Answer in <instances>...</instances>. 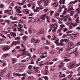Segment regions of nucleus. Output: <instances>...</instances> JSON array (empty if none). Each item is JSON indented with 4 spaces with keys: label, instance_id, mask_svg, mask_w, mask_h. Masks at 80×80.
Wrapping results in <instances>:
<instances>
[{
    "label": "nucleus",
    "instance_id": "nucleus-1",
    "mask_svg": "<svg viewBox=\"0 0 80 80\" xmlns=\"http://www.w3.org/2000/svg\"><path fill=\"white\" fill-rule=\"evenodd\" d=\"M67 36H70L71 38L72 39V40H75L77 39L78 37H79V33H77L75 34H72L71 35L70 34H68L67 35Z\"/></svg>",
    "mask_w": 80,
    "mask_h": 80
},
{
    "label": "nucleus",
    "instance_id": "nucleus-2",
    "mask_svg": "<svg viewBox=\"0 0 80 80\" xmlns=\"http://www.w3.org/2000/svg\"><path fill=\"white\" fill-rule=\"evenodd\" d=\"M40 41V40L36 39L35 38H31V43H33L34 42L33 44L35 46H37L38 45V43H39Z\"/></svg>",
    "mask_w": 80,
    "mask_h": 80
},
{
    "label": "nucleus",
    "instance_id": "nucleus-3",
    "mask_svg": "<svg viewBox=\"0 0 80 80\" xmlns=\"http://www.w3.org/2000/svg\"><path fill=\"white\" fill-rule=\"evenodd\" d=\"M75 65H76V62H72L69 65L70 68V69H72L75 67Z\"/></svg>",
    "mask_w": 80,
    "mask_h": 80
},
{
    "label": "nucleus",
    "instance_id": "nucleus-4",
    "mask_svg": "<svg viewBox=\"0 0 80 80\" xmlns=\"http://www.w3.org/2000/svg\"><path fill=\"white\" fill-rule=\"evenodd\" d=\"M21 8H22V7H18L17 6H16L15 7V9H16V11L18 12V13H22V12L20 11L21 10Z\"/></svg>",
    "mask_w": 80,
    "mask_h": 80
},
{
    "label": "nucleus",
    "instance_id": "nucleus-5",
    "mask_svg": "<svg viewBox=\"0 0 80 80\" xmlns=\"http://www.w3.org/2000/svg\"><path fill=\"white\" fill-rule=\"evenodd\" d=\"M28 32L29 33H35L36 30L33 29L32 28H30L28 29Z\"/></svg>",
    "mask_w": 80,
    "mask_h": 80
},
{
    "label": "nucleus",
    "instance_id": "nucleus-6",
    "mask_svg": "<svg viewBox=\"0 0 80 80\" xmlns=\"http://www.w3.org/2000/svg\"><path fill=\"white\" fill-rule=\"evenodd\" d=\"M46 17V18L47 19H49L50 17L48 16H46V14H44L42 15L41 17L40 18L42 20H45V18Z\"/></svg>",
    "mask_w": 80,
    "mask_h": 80
},
{
    "label": "nucleus",
    "instance_id": "nucleus-7",
    "mask_svg": "<svg viewBox=\"0 0 80 80\" xmlns=\"http://www.w3.org/2000/svg\"><path fill=\"white\" fill-rule=\"evenodd\" d=\"M10 48V47L8 46H6L2 48V50L3 51H6V50H8Z\"/></svg>",
    "mask_w": 80,
    "mask_h": 80
},
{
    "label": "nucleus",
    "instance_id": "nucleus-8",
    "mask_svg": "<svg viewBox=\"0 0 80 80\" xmlns=\"http://www.w3.org/2000/svg\"><path fill=\"white\" fill-rule=\"evenodd\" d=\"M60 43L61 44V46H63V45H65V42L64 41L63 39H61L60 41Z\"/></svg>",
    "mask_w": 80,
    "mask_h": 80
},
{
    "label": "nucleus",
    "instance_id": "nucleus-9",
    "mask_svg": "<svg viewBox=\"0 0 80 80\" xmlns=\"http://www.w3.org/2000/svg\"><path fill=\"white\" fill-rule=\"evenodd\" d=\"M43 2V0H41L37 2L38 4V5L40 7H42V5H41V3H42Z\"/></svg>",
    "mask_w": 80,
    "mask_h": 80
},
{
    "label": "nucleus",
    "instance_id": "nucleus-10",
    "mask_svg": "<svg viewBox=\"0 0 80 80\" xmlns=\"http://www.w3.org/2000/svg\"><path fill=\"white\" fill-rule=\"evenodd\" d=\"M44 32L43 31V30H39L38 32H37V35H40V34H42V33H43Z\"/></svg>",
    "mask_w": 80,
    "mask_h": 80
},
{
    "label": "nucleus",
    "instance_id": "nucleus-11",
    "mask_svg": "<svg viewBox=\"0 0 80 80\" xmlns=\"http://www.w3.org/2000/svg\"><path fill=\"white\" fill-rule=\"evenodd\" d=\"M49 1H50V0H44V5L46 6H47V5H48Z\"/></svg>",
    "mask_w": 80,
    "mask_h": 80
},
{
    "label": "nucleus",
    "instance_id": "nucleus-12",
    "mask_svg": "<svg viewBox=\"0 0 80 80\" xmlns=\"http://www.w3.org/2000/svg\"><path fill=\"white\" fill-rule=\"evenodd\" d=\"M10 34L11 35V37H13V38H15L16 37V33L13 32H11Z\"/></svg>",
    "mask_w": 80,
    "mask_h": 80
},
{
    "label": "nucleus",
    "instance_id": "nucleus-13",
    "mask_svg": "<svg viewBox=\"0 0 80 80\" xmlns=\"http://www.w3.org/2000/svg\"><path fill=\"white\" fill-rule=\"evenodd\" d=\"M6 77L7 78H8V79H10V78L11 77V75H10V73H9L8 74L6 75Z\"/></svg>",
    "mask_w": 80,
    "mask_h": 80
},
{
    "label": "nucleus",
    "instance_id": "nucleus-14",
    "mask_svg": "<svg viewBox=\"0 0 80 80\" xmlns=\"http://www.w3.org/2000/svg\"><path fill=\"white\" fill-rule=\"evenodd\" d=\"M9 55H10V54H4L2 57L3 58H5L7 57H8V56H9Z\"/></svg>",
    "mask_w": 80,
    "mask_h": 80
},
{
    "label": "nucleus",
    "instance_id": "nucleus-15",
    "mask_svg": "<svg viewBox=\"0 0 80 80\" xmlns=\"http://www.w3.org/2000/svg\"><path fill=\"white\" fill-rule=\"evenodd\" d=\"M14 45H17V42L16 41H13L11 44L12 46H13Z\"/></svg>",
    "mask_w": 80,
    "mask_h": 80
},
{
    "label": "nucleus",
    "instance_id": "nucleus-16",
    "mask_svg": "<svg viewBox=\"0 0 80 80\" xmlns=\"http://www.w3.org/2000/svg\"><path fill=\"white\" fill-rule=\"evenodd\" d=\"M73 44H72V42H69L68 43V47L70 48L72 47Z\"/></svg>",
    "mask_w": 80,
    "mask_h": 80
},
{
    "label": "nucleus",
    "instance_id": "nucleus-17",
    "mask_svg": "<svg viewBox=\"0 0 80 80\" xmlns=\"http://www.w3.org/2000/svg\"><path fill=\"white\" fill-rule=\"evenodd\" d=\"M36 9L37 10V12H38L39 11H40L39 10H42V8H40L39 7H37L36 8Z\"/></svg>",
    "mask_w": 80,
    "mask_h": 80
},
{
    "label": "nucleus",
    "instance_id": "nucleus-18",
    "mask_svg": "<svg viewBox=\"0 0 80 80\" xmlns=\"http://www.w3.org/2000/svg\"><path fill=\"white\" fill-rule=\"evenodd\" d=\"M75 54L77 57H78V55H79V53H78V52H77L76 50H75Z\"/></svg>",
    "mask_w": 80,
    "mask_h": 80
},
{
    "label": "nucleus",
    "instance_id": "nucleus-19",
    "mask_svg": "<svg viewBox=\"0 0 80 80\" xmlns=\"http://www.w3.org/2000/svg\"><path fill=\"white\" fill-rule=\"evenodd\" d=\"M21 46L22 47H23L24 49H23V51H25L26 50V47H25V46H24L23 44H21Z\"/></svg>",
    "mask_w": 80,
    "mask_h": 80
},
{
    "label": "nucleus",
    "instance_id": "nucleus-20",
    "mask_svg": "<svg viewBox=\"0 0 80 80\" xmlns=\"http://www.w3.org/2000/svg\"><path fill=\"white\" fill-rule=\"evenodd\" d=\"M64 66V63L62 62L60 63V64L59 66V67L60 68H61L62 67H63Z\"/></svg>",
    "mask_w": 80,
    "mask_h": 80
},
{
    "label": "nucleus",
    "instance_id": "nucleus-21",
    "mask_svg": "<svg viewBox=\"0 0 80 80\" xmlns=\"http://www.w3.org/2000/svg\"><path fill=\"white\" fill-rule=\"evenodd\" d=\"M8 13L9 15H12L13 14V12L12 11V10H10L8 11Z\"/></svg>",
    "mask_w": 80,
    "mask_h": 80
},
{
    "label": "nucleus",
    "instance_id": "nucleus-22",
    "mask_svg": "<svg viewBox=\"0 0 80 80\" xmlns=\"http://www.w3.org/2000/svg\"><path fill=\"white\" fill-rule=\"evenodd\" d=\"M80 19V18L79 17H77V18L76 19V22L77 23H79L80 22V21L79 19Z\"/></svg>",
    "mask_w": 80,
    "mask_h": 80
},
{
    "label": "nucleus",
    "instance_id": "nucleus-23",
    "mask_svg": "<svg viewBox=\"0 0 80 80\" xmlns=\"http://www.w3.org/2000/svg\"><path fill=\"white\" fill-rule=\"evenodd\" d=\"M58 3L57 2H55L53 3V5L54 6V7H58Z\"/></svg>",
    "mask_w": 80,
    "mask_h": 80
},
{
    "label": "nucleus",
    "instance_id": "nucleus-24",
    "mask_svg": "<svg viewBox=\"0 0 80 80\" xmlns=\"http://www.w3.org/2000/svg\"><path fill=\"white\" fill-rule=\"evenodd\" d=\"M71 25H72L73 26V27H76V26H77V23H73V22H71Z\"/></svg>",
    "mask_w": 80,
    "mask_h": 80
},
{
    "label": "nucleus",
    "instance_id": "nucleus-25",
    "mask_svg": "<svg viewBox=\"0 0 80 80\" xmlns=\"http://www.w3.org/2000/svg\"><path fill=\"white\" fill-rule=\"evenodd\" d=\"M17 4L18 5H23L25 4V3L24 2H22L20 3V2H18Z\"/></svg>",
    "mask_w": 80,
    "mask_h": 80
},
{
    "label": "nucleus",
    "instance_id": "nucleus-26",
    "mask_svg": "<svg viewBox=\"0 0 80 80\" xmlns=\"http://www.w3.org/2000/svg\"><path fill=\"white\" fill-rule=\"evenodd\" d=\"M19 22L20 23H25V22L23 21V19H21L19 20Z\"/></svg>",
    "mask_w": 80,
    "mask_h": 80
},
{
    "label": "nucleus",
    "instance_id": "nucleus-27",
    "mask_svg": "<svg viewBox=\"0 0 80 80\" xmlns=\"http://www.w3.org/2000/svg\"><path fill=\"white\" fill-rule=\"evenodd\" d=\"M12 60L13 61V63H15L17 62V59H16V58H13L12 59Z\"/></svg>",
    "mask_w": 80,
    "mask_h": 80
},
{
    "label": "nucleus",
    "instance_id": "nucleus-28",
    "mask_svg": "<svg viewBox=\"0 0 80 80\" xmlns=\"http://www.w3.org/2000/svg\"><path fill=\"white\" fill-rule=\"evenodd\" d=\"M42 78H43L45 80H48V78L47 76H42Z\"/></svg>",
    "mask_w": 80,
    "mask_h": 80
},
{
    "label": "nucleus",
    "instance_id": "nucleus-29",
    "mask_svg": "<svg viewBox=\"0 0 80 80\" xmlns=\"http://www.w3.org/2000/svg\"><path fill=\"white\" fill-rule=\"evenodd\" d=\"M23 49H20L19 50H18V51L19 52H21V53L23 52L24 51H23Z\"/></svg>",
    "mask_w": 80,
    "mask_h": 80
},
{
    "label": "nucleus",
    "instance_id": "nucleus-30",
    "mask_svg": "<svg viewBox=\"0 0 80 80\" xmlns=\"http://www.w3.org/2000/svg\"><path fill=\"white\" fill-rule=\"evenodd\" d=\"M35 20H36V22H37V23H40V22H40V19L37 18Z\"/></svg>",
    "mask_w": 80,
    "mask_h": 80
},
{
    "label": "nucleus",
    "instance_id": "nucleus-31",
    "mask_svg": "<svg viewBox=\"0 0 80 80\" xmlns=\"http://www.w3.org/2000/svg\"><path fill=\"white\" fill-rule=\"evenodd\" d=\"M22 27H20L19 28H18V32H21V31H22L23 30V29H21Z\"/></svg>",
    "mask_w": 80,
    "mask_h": 80
},
{
    "label": "nucleus",
    "instance_id": "nucleus-32",
    "mask_svg": "<svg viewBox=\"0 0 80 80\" xmlns=\"http://www.w3.org/2000/svg\"><path fill=\"white\" fill-rule=\"evenodd\" d=\"M75 12L73 11H72L70 12V15L71 16H73V13H74Z\"/></svg>",
    "mask_w": 80,
    "mask_h": 80
},
{
    "label": "nucleus",
    "instance_id": "nucleus-33",
    "mask_svg": "<svg viewBox=\"0 0 80 80\" xmlns=\"http://www.w3.org/2000/svg\"><path fill=\"white\" fill-rule=\"evenodd\" d=\"M48 73V71L47 70H45L44 74L45 75H47Z\"/></svg>",
    "mask_w": 80,
    "mask_h": 80
},
{
    "label": "nucleus",
    "instance_id": "nucleus-34",
    "mask_svg": "<svg viewBox=\"0 0 80 80\" xmlns=\"http://www.w3.org/2000/svg\"><path fill=\"white\" fill-rule=\"evenodd\" d=\"M39 67H37L36 66H34L33 67V70H38V69H39Z\"/></svg>",
    "mask_w": 80,
    "mask_h": 80
},
{
    "label": "nucleus",
    "instance_id": "nucleus-35",
    "mask_svg": "<svg viewBox=\"0 0 80 80\" xmlns=\"http://www.w3.org/2000/svg\"><path fill=\"white\" fill-rule=\"evenodd\" d=\"M22 74H19V73H16V76L15 77H17V76H18V77H20L22 76Z\"/></svg>",
    "mask_w": 80,
    "mask_h": 80
},
{
    "label": "nucleus",
    "instance_id": "nucleus-36",
    "mask_svg": "<svg viewBox=\"0 0 80 80\" xmlns=\"http://www.w3.org/2000/svg\"><path fill=\"white\" fill-rule=\"evenodd\" d=\"M40 57L41 58L43 59L44 58H45V57H47V56H41Z\"/></svg>",
    "mask_w": 80,
    "mask_h": 80
},
{
    "label": "nucleus",
    "instance_id": "nucleus-37",
    "mask_svg": "<svg viewBox=\"0 0 80 80\" xmlns=\"http://www.w3.org/2000/svg\"><path fill=\"white\" fill-rule=\"evenodd\" d=\"M76 12H78V13H80V8H78V9H76Z\"/></svg>",
    "mask_w": 80,
    "mask_h": 80
},
{
    "label": "nucleus",
    "instance_id": "nucleus-38",
    "mask_svg": "<svg viewBox=\"0 0 80 80\" xmlns=\"http://www.w3.org/2000/svg\"><path fill=\"white\" fill-rule=\"evenodd\" d=\"M67 31H68V29H67V28H64L63 29L64 32H67Z\"/></svg>",
    "mask_w": 80,
    "mask_h": 80
},
{
    "label": "nucleus",
    "instance_id": "nucleus-39",
    "mask_svg": "<svg viewBox=\"0 0 80 80\" xmlns=\"http://www.w3.org/2000/svg\"><path fill=\"white\" fill-rule=\"evenodd\" d=\"M52 26L54 27H58V24H57L56 23H54L52 25Z\"/></svg>",
    "mask_w": 80,
    "mask_h": 80
},
{
    "label": "nucleus",
    "instance_id": "nucleus-40",
    "mask_svg": "<svg viewBox=\"0 0 80 80\" xmlns=\"http://www.w3.org/2000/svg\"><path fill=\"white\" fill-rule=\"evenodd\" d=\"M17 17H15L14 18L13 17L12 18V20H17Z\"/></svg>",
    "mask_w": 80,
    "mask_h": 80
},
{
    "label": "nucleus",
    "instance_id": "nucleus-41",
    "mask_svg": "<svg viewBox=\"0 0 80 80\" xmlns=\"http://www.w3.org/2000/svg\"><path fill=\"white\" fill-rule=\"evenodd\" d=\"M41 60V59L40 58H38L37 59V61L36 62V63H37H37H38V62H39V61H40Z\"/></svg>",
    "mask_w": 80,
    "mask_h": 80
},
{
    "label": "nucleus",
    "instance_id": "nucleus-42",
    "mask_svg": "<svg viewBox=\"0 0 80 80\" xmlns=\"http://www.w3.org/2000/svg\"><path fill=\"white\" fill-rule=\"evenodd\" d=\"M52 22H57V20L54 18L52 19Z\"/></svg>",
    "mask_w": 80,
    "mask_h": 80
},
{
    "label": "nucleus",
    "instance_id": "nucleus-43",
    "mask_svg": "<svg viewBox=\"0 0 80 80\" xmlns=\"http://www.w3.org/2000/svg\"><path fill=\"white\" fill-rule=\"evenodd\" d=\"M72 26V25H71V23L69 27V29H72V28H73V27Z\"/></svg>",
    "mask_w": 80,
    "mask_h": 80
},
{
    "label": "nucleus",
    "instance_id": "nucleus-44",
    "mask_svg": "<svg viewBox=\"0 0 80 80\" xmlns=\"http://www.w3.org/2000/svg\"><path fill=\"white\" fill-rule=\"evenodd\" d=\"M3 7H4V6L2 4H0V8H3Z\"/></svg>",
    "mask_w": 80,
    "mask_h": 80
},
{
    "label": "nucleus",
    "instance_id": "nucleus-45",
    "mask_svg": "<svg viewBox=\"0 0 80 80\" xmlns=\"http://www.w3.org/2000/svg\"><path fill=\"white\" fill-rule=\"evenodd\" d=\"M54 13V12H53V11H51L50 15L51 16L52 15H53V14Z\"/></svg>",
    "mask_w": 80,
    "mask_h": 80
},
{
    "label": "nucleus",
    "instance_id": "nucleus-46",
    "mask_svg": "<svg viewBox=\"0 0 80 80\" xmlns=\"http://www.w3.org/2000/svg\"><path fill=\"white\" fill-rule=\"evenodd\" d=\"M55 43L56 44V45H57L58 46H59V45H61V44L60 43H58V42H56Z\"/></svg>",
    "mask_w": 80,
    "mask_h": 80
},
{
    "label": "nucleus",
    "instance_id": "nucleus-47",
    "mask_svg": "<svg viewBox=\"0 0 80 80\" xmlns=\"http://www.w3.org/2000/svg\"><path fill=\"white\" fill-rule=\"evenodd\" d=\"M0 35L1 36H2V37L4 38H6V37H5L3 35V34H0Z\"/></svg>",
    "mask_w": 80,
    "mask_h": 80
},
{
    "label": "nucleus",
    "instance_id": "nucleus-48",
    "mask_svg": "<svg viewBox=\"0 0 80 80\" xmlns=\"http://www.w3.org/2000/svg\"><path fill=\"white\" fill-rule=\"evenodd\" d=\"M28 68L29 70H31V69L32 68V66L31 65H30L29 66Z\"/></svg>",
    "mask_w": 80,
    "mask_h": 80
},
{
    "label": "nucleus",
    "instance_id": "nucleus-49",
    "mask_svg": "<svg viewBox=\"0 0 80 80\" xmlns=\"http://www.w3.org/2000/svg\"><path fill=\"white\" fill-rule=\"evenodd\" d=\"M29 78H30V80H33V77L32 76H30L29 77Z\"/></svg>",
    "mask_w": 80,
    "mask_h": 80
},
{
    "label": "nucleus",
    "instance_id": "nucleus-50",
    "mask_svg": "<svg viewBox=\"0 0 80 80\" xmlns=\"http://www.w3.org/2000/svg\"><path fill=\"white\" fill-rule=\"evenodd\" d=\"M49 29L48 30V32H50L52 31V28H51V27H49Z\"/></svg>",
    "mask_w": 80,
    "mask_h": 80
},
{
    "label": "nucleus",
    "instance_id": "nucleus-51",
    "mask_svg": "<svg viewBox=\"0 0 80 80\" xmlns=\"http://www.w3.org/2000/svg\"><path fill=\"white\" fill-rule=\"evenodd\" d=\"M5 71L3 70H1L0 72L1 74H2V73H5Z\"/></svg>",
    "mask_w": 80,
    "mask_h": 80
},
{
    "label": "nucleus",
    "instance_id": "nucleus-52",
    "mask_svg": "<svg viewBox=\"0 0 80 80\" xmlns=\"http://www.w3.org/2000/svg\"><path fill=\"white\" fill-rule=\"evenodd\" d=\"M53 33H55L57 32V30L55 29H53L52 31Z\"/></svg>",
    "mask_w": 80,
    "mask_h": 80
},
{
    "label": "nucleus",
    "instance_id": "nucleus-53",
    "mask_svg": "<svg viewBox=\"0 0 80 80\" xmlns=\"http://www.w3.org/2000/svg\"><path fill=\"white\" fill-rule=\"evenodd\" d=\"M65 77V74H63L62 76H60V77Z\"/></svg>",
    "mask_w": 80,
    "mask_h": 80
},
{
    "label": "nucleus",
    "instance_id": "nucleus-54",
    "mask_svg": "<svg viewBox=\"0 0 80 80\" xmlns=\"http://www.w3.org/2000/svg\"><path fill=\"white\" fill-rule=\"evenodd\" d=\"M8 4L9 5H11V3H12L11 2V1H8Z\"/></svg>",
    "mask_w": 80,
    "mask_h": 80
},
{
    "label": "nucleus",
    "instance_id": "nucleus-55",
    "mask_svg": "<svg viewBox=\"0 0 80 80\" xmlns=\"http://www.w3.org/2000/svg\"><path fill=\"white\" fill-rule=\"evenodd\" d=\"M60 27L61 28H63V27H65V25L63 24L61 25Z\"/></svg>",
    "mask_w": 80,
    "mask_h": 80
},
{
    "label": "nucleus",
    "instance_id": "nucleus-56",
    "mask_svg": "<svg viewBox=\"0 0 80 80\" xmlns=\"http://www.w3.org/2000/svg\"><path fill=\"white\" fill-rule=\"evenodd\" d=\"M20 37H17L15 38V40H20Z\"/></svg>",
    "mask_w": 80,
    "mask_h": 80
},
{
    "label": "nucleus",
    "instance_id": "nucleus-57",
    "mask_svg": "<svg viewBox=\"0 0 80 80\" xmlns=\"http://www.w3.org/2000/svg\"><path fill=\"white\" fill-rule=\"evenodd\" d=\"M27 52H25L24 53H23L22 54V55H27Z\"/></svg>",
    "mask_w": 80,
    "mask_h": 80
},
{
    "label": "nucleus",
    "instance_id": "nucleus-58",
    "mask_svg": "<svg viewBox=\"0 0 80 80\" xmlns=\"http://www.w3.org/2000/svg\"><path fill=\"white\" fill-rule=\"evenodd\" d=\"M70 59H66L65 60V62H68L69 61H70Z\"/></svg>",
    "mask_w": 80,
    "mask_h": 80
},
{
    "label": "nucleus",
    "instance_id": "nucleus-59",
    "mask_svg": "<svg viewBox=\"0 0 80 80\" xmlns=\"http://www.w3.org/2000/svg\"><path fill=\"white\" fill-rule=\"evenodd\" d=\"M22 38L23 40H25V39H27V36H24L22 37Z\"/></svg>",
    "mask_w": 80,
    "mask_h": 80
},
{
    "label": "nucleus",
    "instance_id": "nucleus-60",
    "mask_svg": "<svg viewBox=\"0 0 80 80\" xmlns=\"http://www.w3.org/2000/svg\"><path fill=\"white\" fill-rule=\"evenodd\" d=\"M67 37V35L66 34H64L62 36V38H65V37Z\"/></svg>",
    "mask_w": 80,
    "mask_h": 80
},
{
    "label": "nucleus",
    "instance_id": "nucleus-61",
    "mask_svg": "<svg viewBox=\"0 0 80 80\" xmlns=\"http://www.w3.org/2000/svg\"><path fill=\"white\" fill-rule=\"evenodd\" d=\"M62 8H59V9H58V11L59 12H61L62 11Z\"/></svg>",
    "mask_w": 80,
    "mask_h": 80
},
{
    "label": "nucleus",
    "instance_id": "nucleus-62",
    "mask_svg": "<svg viewBox=\"0 0 80 80\" xmlns=\"http://www.w3.org/2000/svg\"><path fill=\"white\" fill-rule=\"evenodd\" d=\"M71 77H72V74H69L68 76V78L69 79Z\"/></svg>",
    "mask_w": 80,
    "mask_h": 80
},
{
    "label": "nucleus",
    "instance_id": "nucleus-63",
    "mask_svg": "<svg viewBox=\"0 0 80 80\" xmlns=\"http://www.w3.org/2000/svg\"><path fill=\"white\" fill-rule=\"evenodd\" d=\"M55 16H56L57 17H58V16H59V13H56L55 14Z\"/></svg>",
    "mask_w": 80,
    "mask_h": 80
},
{
    "label": "nucleus",
    "instance_id": "nucleus-64",
    "mask_svg": "<svg viewBox=\"0 0 80 80\" xmlns=\"http://www.w3.org/2000/svg\"><path fill=\"white\" fill-rule=\"evenodd\" d=\"M61 32V29H59L57 32V33H60V32Z\"/></svg>",
    "mask_w": 80,
    "mask_h": 80
}]
</instances>
